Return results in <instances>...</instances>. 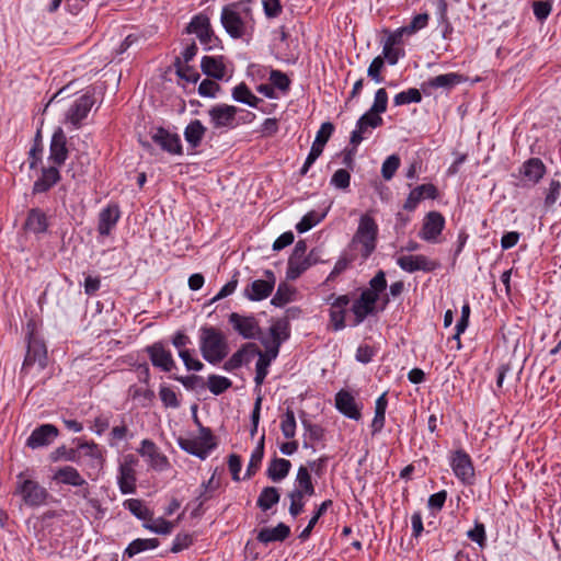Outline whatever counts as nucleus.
I'll list each match as a JSON object with an SVG mask.
<instances>
[{"instance_id": "1", "label": "nucleus", "mask_w": 561, "mask_h": 561, "mask_svg": "<svg viewBox=\"0 0 561 561\" xmlns=\"http://www.w3.org/2000/svg\"><path fill=\"white\" fill-rule=\"evenodd\" d=\"M220 21L232 38L243 37L253 25L252 0H241L225 5Z\"/></svg>"}, {"instance_id": "2", "label": "nucleus", "mask_w": 561, "mask_h": 561, "mask_svg": "<svg viewBox=\"0 0 561 561\" xmlns=\"http://www.w3.org/2000/svg\"><path fill=\"white\" fill-rule=\"evenodd\" d=\"M378 226L373 217L363 215L357 230L350 244L352 254L358 255L363 261L367 260L376 249Z\"/></svg>"}, {"instance_id": "3", "label": "nucleus", "mask_w": 561, "mask_h": 561, "mask_svg": "<svg viewBox=\"0 0 561 561\" xmlns=\"http://www.w3.org/2000/svg\"><path fill=\"white\" fill-rule=\"evenodd\" d=\"M199 332V348L203 358L210 364L220 363L229 353L225 334L214 327H203Z\"/></svg>"}, {"instance_id": "4", "label": "nucleus", "mask_w": 561, "mask_h": 561, "mask_svg": "<svg viewBox=\"0 0 561 561\" xmlns=\"http://www.w3.org/2000/svg\"><path fill=\"white\" fill-rule=\"evenodd\" d=\"M15 492L22 496L23 503L27 506H41L45 504L48 492L45 488L39 485L36 481L24 479L23 473L18 476V483Z\"/></svg>"}, {"instance_id": "5", "label": "nucleus", "mask_w": 561, "mask_h": 561, "mask_svg": "<svg viewBox=\"0 0 561 561\" xmlns=\"http://www.w3.org/2000/svg\"><path fill=\"white\" fill-rule=\"evenodd\" d=\"M179 445L183 450L197 456L201 459H205L210 450L216 447L210 430L205 427L201 428L199 436L197 437L180 438Z\"/></svg>"}, {"instance_id": "6", "label": "nucleus", "mask_w": 561, "mask_h": 561, "mask_svg": "<svg viewBox=\"0 0 561 561\" xmlns=\"http://www.w3.org/2000/svg\"><path fill=\"white\" fill-rule=\"evenodd\" d=\"M307 244L304 240L296 243L293 254L288 260L287 278H298L307 268L311 266L309 256H306Z\"/></svg>"}, {"instance_id": "7", "label": "nucleus", "mask_w": 561, "mask_h": 561, "mask_svg": "<svg viewBox=\"0 0 561 561\" xmlns=\"http://www.w3.org/2000/svg\"><path fill=\"white\" fill-rule=\"evenodd\" d=\"M136 465L137 459L133 455L125 456L123 462L119 465L117 482L123 494H130L136 491Z\"/></svg>"}, {"instance_id": "8", "label": "nucleus", "mask_w": 561, "mask_h": 561, "mask_svg": "<svg viewBox=\"0 0 561 561\" xmlns=\"http://www.w3.org/2000/svg\"><path fill=\"white\" fill-rule=\"evenodd\" d=\"M265 279L253 280L245 289L244 296L252 301H260L267 298L275 286V275L272 271L264 272Z\"/></svg>"}, {"instance_id": "9", "label": "nucleus", "mask_w": 561, "mask_h": 561, "mask_svg": "<svg viewBox=\"0 0 561 561\" xmlns=\"http://www.w3.org/2000/svg\"><path fill=\"white\" fill-rule=\"evenodd\" d=\"M399 267L408 273H414L417 271L433 272L439 267V263L428 259L423 254L417 255H401L397 259Z\"/></svg>"}, {"instance_id": "10", "label": "nucleus", "mask_w": 561, "mask_h": 561, "mask_svg": "<svg viewBox=\"0 0 561 561\" xmlns=\"http://www.w3.org/2000/svg\"><path fill=\"white\" fill-rule=\"evenodd\" d=\"M237 107L227 104L213 106L209 111L210 124L215 129L232 128L236 125Z\"/></svg>"}, {"instance_id": "11", "label": "nucleus", "mask_w": 561, "mask_h": 561, "mask_svg": "<svg viewBox=\"0 0 561 561\" xmlns=\"http://www.w3.org/2000/svg\"><path fill=\"white\" fill-rule=\"evenodd\" d=\"M383 119L377 113L370 111L366 112L359 117L356 124V128L352 131L350 142L356 148L364 139V136L368 133L369 128L374 129L381 126Z\"/></svg>"}, {"instance_id": "12", "label": "nucleus", "mask_w": 561, "mask_h": 561, "mask_svg": "<svg viewBox=\"0 0 561 561\" xmlns=\"http://www.w3.org/2000/svg\"><path fill=\"white\" fill-rule=\"evenodd\" d=\"M53 479L59 483L68 484L72 486L83 488L80 491L82 497H89L88 482L82 478L80 472L71 466H65L56 470Z\"/></svg>"}, {"instance_id": "13", "label": "nucleus", "mask_w": 561, "mask_h": 561, "mask_svg": "<svg viewBox=\"0 0 561 561\" xmlns=\"http://www.w3.org/2000/svg\"><path fill=\"white\" fill-rule=\"evenodd\" d=\"M451 468L456 477L465 484H471L474 479V469L468 454L457 450L451 458Z\"/></svg>"}, {"instance_id": "14", "label": "nucleus", "mask_w": 561, "mask_h": 561, "mask_svg": "<svg viewBox=\"0 0 561 561\" xmlns=\"http://www.w3.org/2000/svg\"><path fill=\"white\" fill-rule=\"evenodd\" d=\"M229 323L244 339H254L260 333L259 322L251 316H241L232 312L229 316Z\"/></svg>"}, {"instance_id": "15", "label": "nucleus", "mask_w": 561, "mask_h": 561, "mask_svg": "<svg viewBox=\"0 0 561 561\" xmlns=\"http://www.w3.org/2000/svg\"><path fill=\"white\" fill-rule=\"evenodd\" d=\"M138 453L147 458L149 466L153 470L164 471L170 466L168 458L159 451L157 445L150 439H144L141 442Z\"/></svg>"}, {"instance_id": "16", "label": "nucleus", "mask_w": 561, "mask_h": 561, "mask_svg": "<svg viewBox=\"0 0 561 561\" xmlns=\"http://www.w3.org/2000/svg\"><path fill=\"white\" fill-rule=\"evenodd\" d=\"M94 100L91 95L83 94L69 107L66 118L75 128L81 126V122L88 116Z\"/></svg>"}, {"instance_id": "17", "label": "nucleus", "mask_w": 561, "mask_h": 561, "mask_svg": "<svg viewBox=\"0 0 561 561\" xmlns=\"http://www.w3.org/2000/svg\"><path fill=\"white\" fill-rule=\"evenodd\" d=\"M38 365L44 369L47 365V350L42 341L33 339L28 342L27 353L23 363L22 370L26 371L31 366Z\"/></svg>"}, {"instance_id": "18", "label": "nucleus", "mask_w": 561, "mask_h": 561, "mask_svg": "<svg viewBox=\"0 0 561 561\" xmlns=\"http://www.w3.org/2000/svg\"><path fill=\"white\" fill-rule=\"evenodd\" d=\"M187 33H194L199 42L211 48L214 32L210 26V21L206 15L199 14L193 18L186 27Z\"/></svg>"}, {"instance_id": "19", "label": "nucleus", "mask_w": 561, "mask_h": 561, "mask_svg": "<svg viewBox=\"0 0 561 561\" xmlns=\"http://www.w3.org/2000/svg\"><path fill=\"white\" fill-rule=\"evenodd\" d=\"M445 226V219L438 211H431L426 215L420 237L430 242H435L442 233Z\"/></svg>"}, {"instance_id": "20", "label": "nucleus", "mask_w": 561, "mask_h": 561, "mask_svg": "<svg viewBox=\"0 0 561 561\" xmlns=\"http://www.w3.org/2000/svg\"><path fill=\"white\" fill-rule=\"evenodd\" d=\"M150 360L154 367L163 371H171L175 367V362L170 351L161 343H154L147 347Z\"/></svg>"}, {"instance_id": "21", "label": "nucleus", "mask_w": 561, "mask_h": 561, "mask_svg": "<svg viewBox=\"0 0 561 561\" xmlns=\"http://www.w3.org/2000/svg\"><path fill=\"white\" fill-rule=\"evenodd\" d=\"M58 436V428L53 424H43L35 428L26 440V445L36 449L49 445Z\"/></svg>"}, {"instance_id": "22", "label": "nucleus", "mask_w": 561, "mask_h": 561, "mask_svg": "<svg viewBox=\"0 0 561 561\" xmlns=\"http://www.w3.org/2000/svg\"><path fill=\"white\" fill-rule=\"evenodd\" d=\"M67 139L61 128H58L50 141V148H49V160L56 164L61 165L67 157H68V149H67Z\"/></svg>"}, {"instance_id": "23", "label": "nucleus", "mask_w": 561, "mask_h": 561, "mask_svg": "<svg viewBox=\"0 0 561 561\" xmlns=\"http://www.w3.org/2000/svg\"><path fill=\"white\" fill-rule=\"evenodd\" d=\"M377 300L378 299L373 297L370 293L362 291L359 298L352 305V311L355 316V325L362 323L368 314L375 311Z\"/></svg>"}, {"instance_id": "24", "label": "nucleus", "mask_w": 561, "mask_h": 561, "mask_svg": "<svg viewBox=\"0 0 561 561\" xmlns=\"http://www.w3.org/2000/svg\"><path fill=\"white\" fill-rule=\"evenodd\" d=\"M152 140L172 154H179L182 151L180 137L175 134H170L164 128H158L152 135Z\"/></svg>"}, {"instance_id": "25", "label": "nucleus", "mask_w": 561, "mask_h": 561, "mask_svg": "<svg viewBox=\"0 0 561 561\" xmlns=\"http://www.w3.org/2000/svg\"><path fill=\"white\" fill-rule=\"evenodd\" d=\"M256 353L257 346L254 343H247L232 354V356L225 363L224 368L226 370H234L243 364L250 363Z\"/></svg>"}, {"instance_id": "26", "label": "nucleus", "mask_w": 561, "mask_h": 561, "mask_svg": "<svg viewBox=\"0 0 561 561\" xmlns=\"http://www.w3.org/2000/svg\"><path fill=\"white\" fill-rule=\"evenodd\" d=\"M335 405L336 409L345 416L356 421L360 419V411L354 397L350 392L344 390L337 392L335 398Z\"/></svg>"}, {"instance_id": "27", "label": "nucleus", "mask_w": 561, "mask_h": 561, "mask_svg": "<svg viewBox=\"0 0 561 561\" xmlns=\"http://www.w3.org/2000/svg\"><path fill=\"white\" fill-rule=\"evenodd\" d=\"M520 173L525 181L535 185L543 178L546 173V165L540 159L530 158L524 162Z\"/></svg>"}, {"instance_id": "28", "label": "nucleus", "mask_w": 561, "mask_h": 561, "mask_svg": "<svg viewBox=\"0 0 561 561\" xmlns=\"http://www.w3.org/2000/svg\"><path fill=\"white\" fill-rule=\"evenodd\" d=\"M119 218V209L116 205H108L99 216L98 230L100 234L107 236Z\"/></svg>"}, {"instance_id": "29", "label": "nucleus", "mask_w": 561, "mask_h": 561, "mask_svg": "<svg viewBox=\"0 0 561 561\" xmlns=\"http://www.w3.org/2000/svg\"><path fill=\"white\" fill-rule=\"evenodd\" d=\"M202 70L205 75L215 79H222L226 75V67L222 57L205 56L201 62Z\"/></svg>"}, {"instance_id": "30", "label": "nucleus", "mask_w": 561, "mask_h": 561, "mask_svg": "<svg viewBox=\"0 0 561 561\" xmlns=\"http://www.w3.org/2000/svg\"><path fill=\"white\" fill-rule=\"evenodd\" d=\"M59 171L56 167H49L43 170L42 176L35 181L33 186L34 193H43L49 190L59 181Z\"/></svg>"}, {"instance_id": "31", "label": "nucleus", "mask_w": 561, "mask_h": 561, "mask_svg": "<svg viewBox=\"0 0 561 561\" xmlns=\"http://www.w3.org/2000/svg\"><path fill=\"white\" fill-rule=\"evenodd\" d=\"M289 535V527L280 523L273 528H263L257 534V540L260 542L268 543L272 541H282Z\"/></svg>"}, {"instance_id": "32", "label": "nucleus", "mask_w": 561, "mask_h": 561, "mask_svg": "<svg viewBox=\"0 0 561 561\" xmlns=\"http://www.w3.org/2000/svg\"><path fill=\"white\" fill-rule=\"evenodd\" d=\"M47 218L46 215L37 209L34 208L30 210L28 216L25 221V229L34 232V233H42L45 232L47 229Z\"/></svg>"}, {"instance_id": "33", "label": "nucleus", "mask_w": 561, "mask_h": 561, "mask_svg": "<svg viewBox=\"0 0 561 561\" xmlns=\"http://www.w3.org/2000/svg\"><path fill=\"white\" fill-rule=\"evenodd\" d=\"M293 493H299V495L311 496L313 494V484L311 476L306 467H300L297 472L295 489Z\"/></svg>"}, {"instance_id": "34", "label": "nucleus", "mask_w": 561, "mask_h": 561, "mask_svg": "<svg viewBox=\"0 0 561 561\" xmlns=\"http://www.w3.org/2000/svg\"><path fill=\"white\" fill-rule=\"evenodd\" d=\"M128 397L141 407H148L154 399V392L148 386L133 385L128 388Z\"/></svg>"}, {"instance_id": "35", "label": "nucleus", "mask_w": 561, "mask_h": 561, "mask_svg": "<svg viewBox=\"0 0 561 561\" xmlns=\"http://www.w3.org/2000/svg\"><path fill=\"white\" fill-rule=\"evenodd\" d=\"M205 131L206 128L203 126L201 121H192L184 130L185 140L193 147H197L201 144Z\"/></svg>"}, {"instance_id": "36", "label": "nucleus", "mask_w": 561, "mask_h": 561, "mask_svg": "<svg viewBox=\"0 0 561 561\" xmlns=\"http://www.w3.org/2000/svg\"><path fill=\"white\" fill-rule=\"evenodd\" d=\"M159 546V540L157 538H149V539H135L131 541L128 547L125 550V553L133 558L134 556L149 550V549H156Z\"/></svg>"}, {"instance_id": "37", "label": "nucleus", "mask_w": 561, "mask_h": 561, "mask_svg": "<svg viewBox=\"0 0 561 561\" xmlns=\"http://www.w3.org/2000/svg\"><path fill=\"white\" fill-rule=\"evenodd\" d=\"M290 461L284 458L274 459L267 469V476L273 481H279L288 474Z\"/></svg>"}, {"instance_id": "38", "label": "nucleus", "mask_w": 561, "mask_h": 561, "mask_svg": "<svg viewBox=\"0 0 561 561\" xmlns=\"http://www.w3.org/2000/svg\"><path fill=\"white\" fill-rule=\"evenodd\" d=\"M461 76L455 72L436 76L428 81V85L435 89H449L460 83Z\"/></svg>"}, {"instance_id": "39", "label": "nucleus", "mask_w": 561, "mask_h": 561, "mask_svg": "<svg viewBox=\"0 0 561 561\" xmlns=\"http://www.w3.org/2000/svg\"><path fill=\"white\" fill-rule=\"evenodd\" d=\"M232 98L252 107H256L260 102V99L255 96L244 83H240L233 89Z\"/></svg>"}, {"instance_id": "40", "label": "nucleus", "mask_w": 561, "mask_h": 561, "mask_svg": "<svg viewBox=\"0 0 561 561\" xmlns=\"http://www.w3.org/2000/svg\"><path fill=\"white\" fill-rule=\"evenodd\" d=\"M270 334L273 343L282 344L289 337L288 321L285 319H278L270 328Z\"/></svg>"}, {"instance_id": "41", "label": "nucleus", "mask_w": 561, "mask_h": 561, "mask_svg": "<svg viewBox=\"0 0 561 561\" xmlns=\"http://www.w3.org/2000/svg\"><path fill=\"white\" fill-rule=\"evenodd\" d=\"M347 304V296H341L336 299V304L333 305L331 309V321L333 323L334 330H340L344 328V311L342 308Z\"/></svg>"}, {"instance_id": "42", "label": "nucleus", "mask_w": 561, "mask_h": 561, "mask_svg": "<svg viewBox=\"0 0 561 561\" xmlns=\"http://www.w3.org/2000/svg\"><path fill=\"white\" fill-rule=\"evenodd\" d=\"M279 500V494L276 488H264L257 499V505L261 510L267 511Z\"/></svg>"}, {"instance_id": "43", "label": "nucleus", "mask_w": 561, "mask_h": 561, "mask_svg": "<svg viewBox=\"0 0 561 561\" xmlns=\"http://www.w3.org/2000/svg\"><path fill=\"white\" fill-rule=\"evenodd\" d=\"M124 506L128 508L129 512L139 519L148 520L151 519L152 517V514L146 507L144 502L138 499H129L125 501Z\"/></svg>"}, {"instance_id": "44", "label": "nucleus", "mask_w": 561, "mask_h": 561, "mask_svg": "<svg viewBox=\"0 0 561 561\" xmlns=\"http://www.w3.org/2000/svg\"><path fill=\"white\" fill-rule=\"evenodd\" d=\"M232 382L230 379L224 376L210 375L207 380V387L209 391L216 396L221 394L231 387Z\"/></svg>"}, {"instance_id": "45", "label": "nucleus", "mask_w": 561, "mask_h": 561, "mask_svg": "<svg viewBox=\"0 0 561 561\" xmlns=\"http://www.w3.org/2000/svg\"><path fill=\"white\" fill-rule=\"evenodd\" d=\"M79 455L83 454L84 456L95 460L99 465H102L104 459L99 446L94 442H84L78 445Z\"/></svg>"}, {"instance_id": "46", "label": "nucleus", "mask_w": 561, "mask_h": 561, "mask_svg": "<svg viewBox=\"0 0 561 561\" xmlns=\"http://www.w3.org/2000/svg\"><path fill=\"white\" fill-rule=\"evenodd\" d=\"M387 288L386 274L383 271H379L369 282V288H366L365 293H370L376 299L379 298V294Z\"/></svg>"}, {"instance_id": "47", "label": "nucleus", "mask_w": 561, "mask_h": 561, "mask_svg": "<svg viewBox=\"0 0 561 561\" xmlns=\"http://www.w3.org/2000/svg\"><path fill=\"white\" fill-rule=\"evenodd\" d=\"M421 100H422L421 92L415 88H411L407 91H402V92L398 93L394 96L393 102H394V105L400 106V105L410 104V103H419V102H421Z\"/></svg>"}, {"instance_id": "48", "label": "nucleus", "mask_w": 561, "mask_h": 561, "mask_svg": "<svg viewBox=\"0 0 561 561\" xmlns=\"http://www.w3.org/2000/svg\"><path fill=\"white\" fill-rule=\"evenodd\" d=\"M433 5L435 7L436 15L438 19V23L444 26V35L451 30L450 24L447 18V2L446 0H432Z\"/></svg>"}, {"instance_id": "49", "label": "nucleus", "mask_w": 561, "mask_h": 561, "mask_svg": "<svg viewBox=\"0 0 561 561\" xmlns=\"http://www.w3.org/2000/svg\"><path fill=\"white\" fill-rule=\"evenodd\" d=\"M280 430L286 438H293L295 436L296 420L290 409H287L286 413L283 415Z\"/></svg>"}, {"instance_id": "50", "label": "nucleus", "mask_w": 561, "mask_h": 561, "mask_svg": "<svg viewBox=\"0 0 561 561\" xmlns=\"http://www.w3.org/2000/svg\"><path fill=\"white\" fill-rule=\"evenodd\" d=\"M400 165V158L397 154L389 156L382 163L381 174L387 181L391 180Z\"/></svg>"}, {"instance_id": "51", "label": "nucleus", "mask_w": 561, "mask_h": 561, "mask_svg": "<svg viewBox=\"0 0 561 561\" xmlns=\"http://www.w3.org/2000/svg\"><path fill=\"white\" fill-rule=\"evenodd\" d=\"M219 482L215 479V474H213L207 482H203L201 493L197 497V500H199V506L213 497V492L217 490Z\"/></svg>"}, {"instance_id": "52", "label": "nucleus", "mask_w": 561, "mask_h": 561, "mask_svg": "<svg viewBox=\"0 0 561 561\" xmlns=\"http://www.w3.org/2000/svg\"><path fill=\"white\" fill-rule=\"evenodd\" d=\"M145 527L156 534L168 535L173 530L174 524L163 518H157L152 523L145 524Z\"/></svg>"}, {"instance_id": "53", "label": "nucleus", "mask_w": 561, "mask_h": 561, "mask_svg": "<svg viewBox=\"0 0 561 561\" xmlns=\"http://www.w3.org/2000/svg\"><path fill=\"white\" fill-rule=\"evenodd\" d=\"M160 399L167 408L176 409L180 407V401L173 389L162 386L159 391Z\"/></svg>"}, {"instance_id": "54", "label": "nucleus", "mask_w": 561, "mask_h": 561, "mask_svg": "<svg viewBox=\"0 0 561 561\" xmlns=\"http://www.w3.org/2000/svg\"><path fill=\"white\" fill-rule=\"evenodd\" d=\"M386 408H387V400H386V394L383 393L376 401L375 417L373 421V425L375 427L380 428L383 426Z\"/></svg>"}, {"instance_id": "55", "label": "nucleus", "mask_w": 561, "mask_h": 561, "mask_svg": "<svg viewBox=\"0 0 561 561\" xmlns=\"http://www.w3.org/2000/svg\"><path fill=\"white\" fill-rule=\"evenodd\" d=\"M176 73L188 82H197L199 75L196 70L192 69L185 64H182L181 59L178 58L175 61Z\"/></svg>"}, {"instance_id": "56", "label": "nucleus", "mask_w": 561, "mask_h": 561, "mask_svg": "<svg viewBox=\"0 0 561 561\" xmlns=\"http://www.w3.org/2000/svg\"><path fill=\"white\" fill-rule=\"evenodd\" d=\"M388 94L383 88L378 89L375 93L374 104L370 107V112L380 115L387 110Z\"/></svg>"}, {"instance_id": "57", "label": "nucleus", "mask_w": 561, "mask_h": 561, "mask_svg": "<svg viewBox=\"0 0 561 561\" xmlns=\"http://www.w3.org/2000/svg\"><path fill=\"white\" fill-rule=\"evenodd\" d=\"M193 543V535L187 533H180L175 536L171 551L178 553L184 549H187Z\"/></svg>"}, {"instance_id": "58", "label": "nucleus", "mask_w": 561, "mask_h": 561, "mask_svg": "<svg viewBox=\"0 0 561 561\" xmlns=\"http://www.w3.org/2000/svg\"><path fill=\"white\" fill-rule=\"evenodd\" d=\"M179 356L183 360L187 370L199 371L204 367V364L201 360L192 357L191 352L188 350H180Z\"/></svg>"}, {"instance_id": "59", "label": "nucleus", "mask_w": 561, "mask_h": 561, "mask_svg": "<svg viewBox=\"0 0 561 561\" xmlns=\"http://www.w3.org/2000/svg\"><path fill=\"white\" fill-rule=\"evenodd\" d=\"M333 131L334 126L329 122L323 123L320 129H318V157L322 151V147L327 144Z\"/></svg>"}, {"instance_id": "60", "label": "nucleus", "mask_w": 561, "mask_h": 561, "mask_svg": "<svg viewBox=\"0 0 561 561\" xmlns=\"http://www.w3.org/2000/svg\"><path fill=\"white\" fill-rule=\"evenodd\" d=\"M351 175L345 169H339L334 172L331 179V183L341 190H345L350 186Z\"/></svg>"}, {"instance_id": "61", "label": "nucleus", "mask_w": 561, "mask_h": 561, "mask_svg": "<svg viewBox=\"0 0 561 561\" xmlns=\"http://www.w3.org/2000/svg\"><path fill=\"white\" fill-rule=\"evenodd\" d=\"M428 14L427 13H420L416 14L409 25L405 26V30L408 31V35H412L416 33L417 31L424 28L427 25L428 22Z\"/></svg>"}, {"instance_id": "62", "label": "nucleus", "mask_w": 561, "mask_h": 561, "mask_svg": "<svg viewBox=\"0 0 561 561\" xmlns=\"http://www.w3.org/2000/svg\"><path fill=\"white\" fill-rule=\"evenodd\" d=\"M467 536L472 541L477 542L480 547H484L485 545V528L481 523H476L474 528L468 530Z\"/></svg>"}, {"instance_id": "63", "label": "nucleus", "mask_w": 561, "mask_h": 561, "mask_svg": "<svg viewBox=\"0 0 561 561\" xmlns=\"http://www.w3.org/2000/svg\"><path fill=\"white\" fill-rule=\"evenodd\" d=\"M383 58L380 56H377L373 59L370 62L367 73L368 76L377 83H380L382 81V78L380 76V71L383 67Z\"/></svg>"}, {"instance_id": "64", "label": "nucleus", "mask_w": 561, "mask_h": 561, "mask_svg": "<svg viewBox=\"0 0 561 561\" xmlns=\"http://www.w3.org/2000/svg\"><path fill=\"white\" fill-rule=\"evenodd\" d=\"M290 295L291 293L285 284L279 285L271 302L276 307H282L290 300Z\"/></svg>"}]
</instances>
